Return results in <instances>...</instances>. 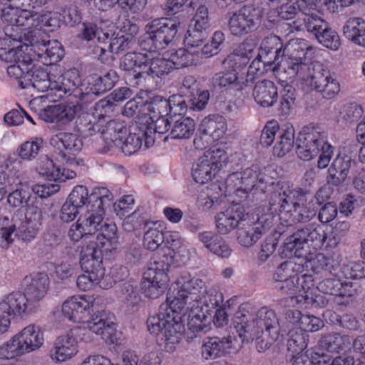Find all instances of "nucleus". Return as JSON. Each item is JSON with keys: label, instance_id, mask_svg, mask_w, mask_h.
I'll return each instance as SVG.
<instances>
[{"label": "nucleus", "instance_id": "41", "mask_svg": "<svg viewBox=\"0 0 365 365\" xmlns=\"http://www.w3.org/2000/svg\"><path fill=\"white\" fill-rule=\"evenodd\" d=\"M78 72L76 69H70L58 76L57 80H53L56 86H53L52 91L59 93V98L63 94H70L80 83Z\"/></svg>", "mask_w": 365, "mask_h": 365}, {"label": "nucleus", "instance_id": "53", "mask_svg": "<svg viewBox=\"0 0 365 365\" xmlns=\"http://www.w3.org/2000/svg\"><path fill=\"white\" fill-rule=\"evenodd\" d=\"M43 143V139L37 137L26 141L18 149L19 156L26 160L34 159L42 148Z\"/></svg>", "mask_w": 365, "mask_h": 365}, {"label": "nucleus", "instance_id": "61", "mask_svg": "<svg viewBox=\"0 0 365 365\" xmlns=\"http://www.w3.org/2000/svg\"><path fill=\"white\" fill-rule=\"evenodd\" d=\"M15 214H20L23 220L29 224L34 225V226L40 227L43 219L42 210L36 204L29 205L26 209V211L18 210Z\"/></svg>", "mask_w": 365, "mask_h": 365}, {"label": "nucleus", "instance_id": "47", "mask_svg": "<svg viewBox=\"0 0 365 365\" xmlns=\"http://www.w3.org/2000/svg\"><path fill=\"white\" fill-rule=\"evenodd\" d=\"M319 291L330 295L351 297L353 290L348 283L343 284L337 279H326L318 284Z\"/></svg>", "mask_w": 365, "mask_h": 365}, {"label": "nucleus", "instance_id": "15", "mask_svg": "<svg viewBox=\"0 0 365 365\" xmlns=\"http://www.w3.org/2000/svg\"><path fill=\"white\" fill-rule=\"evenodd\" d=\"M273 216L268 214L258 217L257 220H250V216L242 220L237 232V240L240 245L245 247L254 245L263 234L272 225Z\"/></svg>", "mask_w": 365, "mask_h": 365}, {"label": "nucleus", "instance_id": "6", "mask_svg": "<svg viewBox=\"0 0 365 365\" xmlns=\"http://www.w3.org/2000/svg\"><path fill=\"white\" fill-rule=\"evenodd\" d=\"M13 30L25 31L24 35L29 41L30 45L16 46L9 48L8 50L1 51L0 58L6 62L14 63L28 56L25 51H31L34 56H36L43 61V64H52L61 60L63 51L58 41L50 40L46 35V32L52 31L50 27L26 29L19 27Z\"/></svg>", "mask_w": 365, "mask_h": 365}, {"label": "nucleus", "instance_id": "25", "mask_svg": "<svg viewBox=\"0 0 365 365\" xmlns=\"http://www.w3.org/2000/svg\"><path fill=\"white\" fill-rule=\"evenodd\" d=\"M247 215L239 205H232L226 210L217 213L215 222L218 232L222 235L228 234L237 227H240Z\"/></svg>", "mask_w": 365, "mask_h": 365}, {"label": "nucleus", "instance_id": "59", "mask_svg": "<svg viewBox=\"0 0 365 365\" xmlns=\"http://www.w3.org/2000/svg\"><path fill=\"white\" fill-rule=\"evenodd\" d=\"M126 276L127 270L125 267L115 265L111 268L109 274L106 275L104 274V277L101 278V287L108 289L112 287L115 282L123 280Z\"/></svg>", "mask_w": 365, "mask_h": 365}, {"label": "nucleus", "instance_id": "45", "mask_svg": "<svg viewBox=\"0 0 365 365\" xmlns=\"http://www.w3.org/2000/svg\"><path fill=\"white\" fill-rule=\"evenodd\" d=\"M12 190L8 196V202L14 206H20L29 197V187L23 184L18 178H10L7 192Z\"/></svg>", "mask_w": 365, "mask_h": 365}, {"label": "nucleus", "instance_id": "19", "mask_svg": "<svg viewBox=\"0 0 365 365\" xmlns=\"http://www.w3.org/2000/svg\"><path fill=\"white\" fill-rule=\"evenodd\" d=\"M243 343L242 339L230 336L222 340L217 337L207 338L202 345L201 354L205 360L215 359L225 354L237 352Z\"/></svg>", "mask_w": 365, "mask_h": 365}, {"label": "nucleus", "instance_id": "37", "mask_svg": "<svg viewBox=\"0 0 365 365\" xmlns=\"http://www.w3.org/2000/svg\"><path fill=\"white\" fill-rule=\"evenodd\" d=\"M147 139V133L144 128L141 126L135 125L131 128V131L128 136L123 140L119 147L122 152L126 155H131L138 151L143 145V140H144V147L145 148V141Z\"/></svg>", "mask_w": 365, "mask_h": 365}, {"label": "nucleus", "instance_id": "28", "mask_svg": "<svg viewBox=\"0 0 365 365\" xmlns=\"http://www.w3.org/2000/svg\"><path fill=\"white\" fill-rule=\"evenodd\" d=\"M36 169L39 174L46 177L49 180L64 182L66 180L73 179L76 173L70 168L55 166L53 161L48 156H42L38 160Z\"/></svg>", "mask_w": 365, "mask_h": 365}, {"label": "nucleus", "instance_id": "1", "mask_svg": "<svg viewBox=\"0 0 365 365\" xmlns=\"http://www.w3.org/2000/svg\"><path fill=\"white\" fill-rule=\"evenodd\" d=\"M314 48L303 38L292 39L285 46L279 69L292 82H304L326 99L334 98L340 92L336 76L319 61L309 62Z\"/></svg>", "mask_w": 365, "mask_h": 365}, {"label": "nucleus", "instance_id": "27", "mask_svg": "<svg viewBox=\"0 0 365 365\" xmlns=\"http://www.w3.org/2000/svg\"><path fill=\"white\" fill-rule=\"evenodd\" d=\"M76 112V106L58 104L43 109L40 113V117L48 123L66 125L75 118Z\"/></svg>", "mask_w": 365, "mask_h": 365}, {"label": "nucleus", "instance_id": "62", "mask_svg": "<svg viewBox=\"0 0 365 365\" xmlns=\"http://www.w3.org/2000/svg\"><path fill=\"white\" fill-rule=\"evenodd\" d=\"M135 44L132 38H128L125 35L118 33L110 38L108 48L111 53L118 54L131 48Z\"/></svg>", "mask_w": 365, "mask_h": 365}, {"label": "nucleus", "instance_id": "63", "mask_svg": "<svg viewBox=\"0 0 365 365\" xmlns=\"http://www.w3.org/2000/svg\"><path fill=\"white\" fill-rule=\"evenodd\" d=\"M96 119L91 114L86 113L80 118V130L86 135H92L102 130V125L96 122Z\"/></svg>", "mask_w": 365, "mask_h": 365}, {"label": "nucleus", "instance_id": "46", "mask_svg": "<svg viewBox=\"0 0 365 365\" xmlns=\"http://www.w3.org/2000/svg\"><path fill=\"white\" fill-rule=\"evenodd\" d=\"M277 140L273 148V153L277 157H283L293 147L294 143V130L292 126L281 128L279 130Z\"/></svg>", "mask_w": 365, "mask_h": 365}, {"label": "nucleus", "instance_id": "42", "mask_svg": "<svg viewBox=\"0 0 365 365\" xmlns=\"http://www.w3.org/2000/svg\"><path fill=\"white\" fill-rule=\"evenodd\" d=\"M140 125L147 133L145 148L153 145L156 134L161 135L165 133L170 128V123L166 117H158L150 120H145V123Z\"/></svg>", "mask_w": 365, "mask_h": 365}, {"label": "nucleus", "instance_id": "4", "mask_svg": "<svg viewBox=\"0 0 365 365\" xmlns=\"http://www.w3.org/2000/svg\"><path fill=\"white\" fill-rule=\"evenodd\" d=\"M270 205L276 206L275 211L287 227L295 222H307L317 214V207L314 197L301 188L282 185L270 197Z\"/></svg>", "mask_w": 365, "mask_h": 365}, {"label": "nucleus", "instance_id": "48", "mask_svg": "<svg viewBox=\"0 0 365 365\" xmlns=\"http://www.w3.org/2000/svg\"><path fill=\"white\" fill-rule=\"evenodd\" d=\"M150 59V53L128 52L121 59L120 69L131 71L135 68H147Z\"/></svg>", "mask_w": 365, "mask_h": 365}, {"label": "nucleus", "instance_id": "7", "mask_svg": "<svg viewBox=\"0 0 365 365\" xmlns=\"http://www.w3.org/2000/svg\"><path fill=\"white\" fill-rule=\"evenodd\" d=\"M167 300L157 314L148 317L147 327L150 334L160 335L164 349L172 353L179 345L183 331L180 313L184 312V304L179 301L176 293L168 297Z\"/></svg>", "mask_w": 365, "mask_h": 365}, {"label": "nucleus", "instance_id": "16", "mask_svg": "<svg viewBox=\"0 0 365 365\" xmlns=\"http://www.w3.org/2000/svg\"><path fill=\"white\" fill-rule=\"evenodd\" d=\"M327 133L319 128H307L297 139L296 153L304 160H310L318 155L319 148L324 145Z\"/></svg>", "mask_w": 365, "mask_h": 365}, {"label": "nucleus", "instance_id": "10", "mask_svg": "<svg viewBox=\"0 0 365 365\" xmlns=\"http://www.w3.org/2000/svg\"><path fill=\"white\" fill-rule=\"evenodd\" d=\"M227 162L226 151L223 148L213 147L205 151L193 164L192 176L197 183H207L216 176Z\"/></svg>", "mask_w": 365, "mask_h": 365}, {"label": "nucleus", "instance_id": "50", "mask_svg": "<svg viewBox=\"0 0 365 365\" xmlns=\"http://www.w3.org/2000/svg\"><path fill=\"white\" fill-rule=\"evenodd\" d=\"M33 61L31 56H24L22 60L7 67V73L11 78L19 81L20 86H24L26 76L29 73Z\"/></svg>", "mask_w": 365, "mask_h": 365}, {"label": "nucleus", "instance_id": "5", "mask_svg": "<svg viewBox=\"0 0 365 365\" xmlns=\"http://www.w3.org/2000/svg\"><path fill=\"white\" fill-rule=\"evenodd\" d=\"M349 227V222H339L327 235L320 225L309 224L298 229L286 239L285 250L290 252L291 255L303 257L320 249L325 241L327 246L335 247L345 237Z\"/></svg>", "mask_w": 365, "mask_h": 365}, {"label": "nucleus", "instance_id": "54", "mask_svg": "<svg viewBox=\"0 0 365 365\" xmlns=\"http://www.w3.org/2000/svg\"><path fill=\"white\" fill-rule=\"evenodd\" d=\"M216 186L204 190L198 196L197 206L203 211H207L220 204V194Z\"/></svg>", "mask_w": 365, "mask_h": 365}, {"label": "nucleus", "instance_id": "22", "mask_svg": "<svg viewBox=\"0 0 365 365\" xmlns=\"http://www.w3.org/2000/svg\"><path fill=\"white\" fill-rule=\"evenodd\" d=\"M75 331L70 330L56 338L49 353L50 357L53 361L63 362L77 354L78 346L75 336Z\"/></svg>", "mask_w": 365, "mask_h": 365}, {"label": "nucleus", "instance_id": "38", "mask_svg": "<svg viewBox=\"0 0 365 365\" xmlns=\"http://www.w3.org/2000/svg\"><path fill=\"white\" fill-rule=\"evenodd\" d=\"M284 252H287L289 257L294 256L298 258L299 262H297L294 259H291L280 264L274 274V279L275 281L297 277L304 271V264L302 263V260H300L302 257H298L294 255H291V252L285 250L284 247ZM303 258L307 259V255L306 257H303Z\"/></svg>", "mask_w": 365, "mask_h": 365}, {"label": "nucleus", "instance_id": "20", "mask_svg": "<svg viewBox=\"0 0 365 365\" xmlns=\"http://www.w3.org/2000/svg\"><path fill=\"white\" fill-rule=\"evenodd\" d=\"M108 252L101 248L98 242L90 240L81 250V267L86 273L94 274L98 277H104L105 268L103 266V253Z\"/></svg>", "mask_w": 365, "mask_h": 365}, {"label": "nucleus", "instance_id": "23", "mask_svg": "<svg viewBox=\"0 0 365 365\" xmlns=\"http://www.w3.org/2000/svg\"><path fill=\"white\" fill-rule=\"evenodd\" d=\"M12 221V225L8 227H4L5 225L4 222L0 223V226H2L1 237L8 244L13 241L11 235L14 233L15 236L23 241H31L36 237L39 227L27 223L20 214H14Z\"/></svg>", "mask_w": 365, "mask_h": 365}, {"label": "nucleus", "instance_id": "13", "mask_svg": "<svg viewBox=\"0 0 365 365\" xmlns=\"http://www.w3.org/2000/svg\"><path fill=\"white\" fill-rule=\"evenodd\" d=\"M110 191L103 187H94L91 193V200L95 204L86 209V212L79 217L87 234L94 238L104 220V205L110 200Z\"/></svg>", "mask_w": 365, "mask_h": 365}, {"label": "nucleus", "instance_id": "21", "mask_svg": "<svg viewBox=\"0 0 365 365\" xmlns=\"http://www.w3.org/2000/svg\"><path fill=\"white\" fill-rule=\"evenodd\" d=\"M93 303L92 297L73 296L63 302L62 314L71 322L84 323L90 315Z\"/></svg>", "mask_w": 365, "mask_h": 365}, {"label": "nucleus", "instance_id": "12", "mask_svg": "<svg viewBox=\"0 0 365 365\" xmlns=\"http://www.w3.org/2000/svg\"><path fill=\"white\" fill-rule=\"evenodd\" d=\"M268 177L264 172L257 165L245 169L241 173H233L228 175L225 185L227 191L241 196L247 194L255 188L262 190L264 184L268 183Z\"/></svg>", "mask_w": 365, "mask_h": 365}, {"label": "nucleus", "instance_id": "58", "mask_svg": "<svg viewBox=\"0 0 365 365\" xmlns=\"http://www.w3.org/2000/svg\"><path fill=\"white\" fill-rule=\"evenodd\" d=\"M319 297H314L312 292H297L286 299V302L289 301V306H298L300 308H309L317 302Z\"/></svg>", "mask_w": 365, "mask_h": 365}, {"label": "nucleus", "instance_id": "32", "mask_svg": "<svg viewBox=\"0 0 365 365\" xmlns=\"http://www.w3.org/2000/svg\"><path fill=\"white\" fill-rule=\"evenodd\" d=\"M252 96L255 102L263 108L272 106L278 97L275 84L269 80L257 82L253 88Z\"/></svg>", "mask_w": 365, "mask_h": 365}, {"label": "nucleus", "instance_id": "18", "mask_svg": "<svg viewBox=\"0 0 365 365\" xmlns=\"http://www.w3.org/2000/svg\"><path fill=\"white\" fill-rule=\"evenodd\" d=\"M200 131L202 135L195 138L194 145L196 148L202 150L211 143L210 138L215 141L224 136L227 131L226 120L221 115H210L202 120Z\"/></svg>", "mask_w": 365, "mask_h": 365}, {"label": "nucleus", "instance_id": "17", "mask_svg": "<svg viewBox=\"0 0 365 365\" xmlns=\"http://www.w3.org/2000/svg\"><path fill=\"white\" fill-rule=\"evenodd\" d=\"M304 21L307 31L312 33L319 43L332 51L338 50L341 46L339 36L318 16L317 13L305 16Z\"/></svg>", "mask_w": 365, "mask_h": 365}, {"label": "nucleus", "instance_id": "51", "mask_svg": "<svg viewBox=\"0 0 365 365\" xmlns=\"http://www.w3.org/2000/svg\"><path fill=\"white\" fill-rule=\"evenodd\" d=\"M195 124L190 118L180 117L175 121L170 135L175 139H186L191 137L195 131Z\"/></svg>", "mask_w": 365, "mask_h": 365}, {"label": "nucleus", "instance_id": "56", "mask_svg": "<svg viewBox=\"0 0 365 365\" xmlns=\"http://www.w3.org/2000/svg\"><path fill=\"white\" fill-rule=\"evenodd\" d=\"M67 200L80 208L86 205V209H88L95 204V202H91V194H89L88 188L84 185L74 187Z\"/></svg>", "mask_w": 365, "mask_h": 365}, {"label": "nucleus", "instance_id": "60", "mask_svg": "<svg viewBox=\"0 0 365 365\" xmlns=\"http://www.w3.org/2000/svg\"><path fill=\"white\" fill-rule=\"evenodd\" d=\"M295 99V89L292 86L287 85L284 86L281 91L279 101V110L282 114L287 115L289 113L290 110L293 108Z\"/></svg>", "mask_w": 365, "mask_h": 365}, {"label": "nucleus", "instance_id": "26", "mask_svg": "<svg viewBox=\"0 0 365 365\" xmlns=\"http://www.w3.org/2000/svg\"><path fill=\"white\" fill-rule=\"evenodd\" d=\"M49 285V279L45 273H34L24 279V294L34 304L46 295Z\"/></svg>", "mask_w": 365, "mask_h": 365}, {"label": "nucleus", "instance_id": "30", "mask_svg": "<svg viewBox=\"0 0 365 365\" xmlns=\"http://www.w3.org/2000/svg\"><path fill=\"white\" fill-rule=\"evenodd\" d=\"M0 307L12 318L32 311L35 305L21 292H13L6 295L1 302Z\"/></svg>", "mask_w": 365, "mask_h": 365}, {"label": "nucleus", "instance_id": "24", "mask_svg": "<svg viewBox=\"0 0 365 365\" xmlns=\"http://www.w3.org/2000/svg\"><path fill=\"white\" fill-rule=\"evenodd\" d=\"M150 53V59L148 63V69L145 71L138 72L133 77L128 78L129 83L134 87L138 86L145 79V75L153 77H161L168 75L173 68L169 57L153 56Z\"/></svg>", "mask_w": 365, "mask_h": 365}, {"label": "nucleus", "instance_id": "49", "mask_svg": "<svg viewBox=\"0 0 365 365\" xmlns=\"http://www.w3.org/2000/svg\"><path fill=\"white\" fill-rule=\"evenodd\" d=\"M25 354L21 344L16 334L0 345V359L12 360Z\"/></svg>", "mask_w": 365, "mask_h": 365}, {"label": "nucleus", "instance_id": "35", "mask_svg": "<svg viewBox=\"0 0 365 365\" xmlns=\"http://www.w3.org/2000/svg\"><path fill=\"white\" fill-rule=\"evenodd\" d=\"M116 232L117 228L115 224L103 220L96 233V236L94 235V238L91 240L93 242H98L99 247L106 251L112 252L117 248L118 237Z\"/></svg>", "mask_w": 365, "mask_h": 365}, {"label": "nucleus", "instance_id": "57", "mask_svg": "<svg viewBox=\"0 0 365 365\" xmlns=\"http://www.w3.org/2000/svg\"><path fill=\"white\" fill-rule=\"evenodd\" d=\"M163 232L158 227H150L144 234L143 245L147 250H155L164 242Z\"/></svg>", "mask_w": 365, "mask_h": 365}, {"label": "nucleus", "instance_id": "52", "mask_svg": "<svg viewBox=\"0 0 365 365\" xmlns=\"http://www.w3.org/2000/svg\"><path fill=\"white\" fill-rule=\"evenodd\" d=\"M52 140L56 143L60 142L65 150L73 155L78 153L83 147L81 139L73 133H59L52 138Z\"/></svg>", "mask_w": 365, "mask_h": 365}, {"label": "nucleus", "instance_id": "39", "mask_svg": "<svg viewBox=\"0 0 365 365\" xmlns=\"http://www.w3.org/2000/svg\"><path fill=\"white\" fill-rule=\"evenodd\" d=\"M351 160L348 157L337 155L328 170L327 180L337 185L343 182L348 175Z\"/></svg>", "mask_w": 365, "mask_h": 365}, {"label": "nucleus", "instance_id": "29", "mask_svg": "<svg viewBox=\"0 0 365 365\" xmlns=\"http://www.w3.org/2000/svg\"><path fill=\"white\" fill-rule=\"evenodd\" d=\"M26 354L38 350L44 343L43 331L39 326L29 324L16 334Z\"/></svg>", "mask_w": 365, "mask_h": 365}, {"label": "nucleus", "instance_id": "64", "mask_svg": "<svg viewBox=\"0 0 365 365\" xmlns=\"http://www.w3.org/2000/svg\"><path fill=\"white\" fill-rule=\"evenodd\" d=\"M363 114L361 106L356 103L344 105L340 111L341 118L346 123H353L358 120Z\"/></svg>", "mask_w": 365, "mask_h": 365}, {"label": "nucleus", "instance_id": "36", "mask_svg": "<svg viewBox=\"0 0 365 365\" xmlns=\"http://www.w3.org/2000/svg\"><path fill=\"white\" fill-rule=\"evenodd\" d=\"M282 44L280 39L277 36H270L264 38L262 41L259 52L258 54L259 59H255L253 61H259V64L262 62L264 64H271L275 61L277 57L280 53ZM260 68V65H258ZM261 71V69H259Z\"/></svg>", "mask_w": 365, "mask_h": 365}, {"label": "nucleus", "instance_id": "55", "mask_svg": "<svg viewBox=\"0 0 365 365\" xmlns=\"http://www.w3.org/2000/svg\"><path fill=\"white\" fill-rule=\"evenodd\" d=\"M288 336L287 348L292 353L302 352L307 348L308 335L302 330L292 329Z\"/></svg>", "mask_w": 365, "mask_h": 365}, {"label": "nucleus", "instance_id": "33", "mask_svg": "<svg viewBox=\"0 0 365 365\" xmlns=\"http://www.w3.org/2000/svg\"><path fill=\"white\" fill-rule=\"evenodd\" d=\"M127 133L125 123L118 120H112L102 125L101 135L108 150L119 147Z\"/></svg>", "mask_w": 365, "mask_h": 365}, {"label": "nucleus", "instance_id": "8", "mask_svg": "<svg viewBox=\"0 0 365 365\" xmlns=\"http://www.w3.org/2000/svg\"><path fill=\"white\" fill-rule=\"evenodd\" d=\"M241 46L229 55L223 61V63L232 67V70L221 71L215 73L212 78V82L214 86L220 88H232L237 91H242L246 87L250 86L255 79L262 73L258 65L259 61H252L249 66L247 74L245 76L237 71L235 67L237 64H246L249 60V53H240Z\"/></svg>", "mask_w": 365, "mask_h": 365}, {"label": "nucleus", "instance_id": "3", "mask_svg": "<svg viewBox=\"0 0 365 365\" xmlns=\"http://www.w3.org/2000/svg\"><path fill=\"white\" fill-rule=\"evenodd\" d=\"M235 323L238 338L244 343L255 340L259 351L267 349L279 336V319L267 307L255 310L250 304H242L235 314Z\"/></svg>", "mask_w": 365, "mask_h": 365}, {"label": "nucleus", "instance_id": "34", "mask_svg": "<svg viewBox=\"0 0 365 365\" xmlns=\"http://www.w3.org/2000/svg\"><path fill=\"white\" fill-rule=\"evenodd\" d=\"M29 86L40 92H46L48 90L52 91L53 86L55 87L56 84L43 68L32 63L29 73L26 76V83L22 88H25Z\"/></svg>", "mask_w": 365, "mask_h": 365}, {"label": "nucleus", "instance_id": "44", "mask_svg": "<svg viewBox=\"0 0 365 365\" xmlns=\"http://www.w3.org/2000/svg\"><path fill=\"white\" fill-rule=\"evenodd\" d=\"M344 36L354 43L365 46V21L361 18H350L344 26Z\"/></svg>", "mask_w": 365, "mask_h": 365}, {"label": "nucleus", "instance_id": "40", "mask_svg": "<svg viewBox=\"0 0 365 365\" xmlns=\"http://www.w3.org/2000/svg\"><path fill=\"white\" fill-rule=\"evenodd\" d=\"M351 341V338L347 335L331 333L324 335L319 341V346L329 352L338 353L348 349Z\"/></svg>", "mask_w": 365, "mask_h": 365}, {"label": "nucleus", "instance_id": "14", "mask_svg": "<svg viewBox=\"0 0 365 365\" xmlns=\"http://www.w3.org/2000/svg\"><path fill=\"white\" fill-rule=\"evenodd\" d=\"M169 268V263L164 259L150 264L143 273L141 282V289L146 297L156 299L163 294L168 282Z\"/></svg>", "mask_w": 365, "mask_h": 365}, {"label": "nucleus", "instance_id": "2", "mask_svg": "<svg viewBox=\"0 0 365 365\" xmlns=\"http://www.w3.org/2000/svg\"><path fill=\"white\" fill-rule=\"evenodd\" d=\"M172 289L184 304V314L190 312L189 329L192 332H207L211 328V313L223 302L222 294L214 289H207L202 279L190 276H181Z\"/></svg>", "mask_w": 365, "mask_h": 365}, {"label": "nucleus", "instance_id": "43", "mask_svg": "<svg viewBox=\"0 0 365 365\" xmlns=\"http://www.w3.org/2000/svg\"><path fill=\"white\" fill-rule=\"evenodd\" d=\"M173 64V68H181L195 63L200 58V51L187 47L171 51L168 55Z\"/></svg>", "mask_w": 365, "mask_h": 365}, {"label": "nucleus", "instance_id": "9", "mask_svg": "<svg viewBox=\"0 0 365 365\" xmlns=\"http://www.w3.org/2000/svg\"><path fill=\"white\" fill-rule=\"evenodd\" d=\"M180 26L176 18L154 19L145 26V33L139 40L144 51L153 53L168 46L175 37Z\"/></svg>", "mask_w": 365, "mask_h": 365}, {"label": "nucleus", "instance_id": "31", "mask_svg": "<svg viewBox=\"0 0 365 365\" xmlns=\"http://www.w3.org/2000/svg\"><path fill=\"white\" fill-rule=\"evenodd\" d=\"M86 328L97 335H101L107 342L118 344V333L115 329V324L112 321L103 318L102 315L86 319Z\"/></svg>", "mask_w": 365, "mask_h": 365}, {"label": "nucleus", "instance_id": "11", "mask_svg": "<svg viewBox=\"0 0 365 365\" xmlns=\"http://www.w3.org/2000/svg\"><path fill=\"white\" fill-rule=\"evenodd\" d=\"M264 9L259 1L242 6L230 16L228 28L234 36H242L253 31L260 23Z\"/></svg>", "mask_w": 365, "mask_h": 365}]
</instances>
